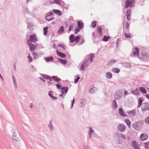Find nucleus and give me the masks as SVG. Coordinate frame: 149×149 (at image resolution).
Returning <instances> with one entry per match:
<instances>
[{
  "mask_svg": "<svg viewBox=\"0 0 149 149\" xmlns=\"http://www.w3.org/2000/svg\"><path fill=\"white\" fill-rule=\"evenodd\" d=\"M12 137L13 140L15 142L19 141L21 139L19 133L17 129L15 130V132L12 134Z\"/></svg>",
  "mask_w": 149,
  "mask_h": 149,
  "instance_id": "nucleus-1",
  "label": "nucleus"
},
{
  "mask_svg": "<svg viewBox=\"0 0 149 149\" xmlns=\"http://www.w3.org/2000/svg\"><path fill=\"white\" fill-rule=\"evenodd\" d=\"M141 122L138 121L134 122L132 125V127L136 131L139 130L141 128Z\"/></svg>",
  "mask_w": 149,
  "mask_h": 149,
  "instance_id": "nucleus-2",
  "label": "nucleus"
},
{
  "mask_svg": "<svg viewBox=\"0 0 149 149\" xmlns=\"http://www.w3.org/2000/svg\"><path fill=\"white\" fill-rule=\"evenodd\" d=\"M141 111L143 112L149 110V102H146L142 104L141 107Z\"/></svg>",
  "mask_w": 149,
  "mask_h": 149,
  "instance_id": "nucleus-3",
  "label": "nucleus"
},
{
  "mask_svg": "<svg viewBox=\"0 0 149 149\" xmlns=\"http://www.w3.org/2000/svg\"><path fill=\"white\" fill-rule=\"evenodd\" d=\"M123 95V93L122 91L119 90H117L114 93L115 98L116 100H119L121 98Z\"/></svg>",
  "mask_w": 149,
  "mask_h": 149,
  "instance_id": "nucleus-4",
  "label": "nucleus"
},
{
  "mask_svg": "<svg viewBox=\"0 0 149 149\" xmlns=\"http://www.w3.org/2000/svg\"><path fill=\"white\" fill-rule=\"evenodd\" d=\"M94 56V54L91 53L89 55L87 56L86 59L84 61L87 64L90 62H92L93 61V58Z\"/></svg>",
  "mask_w": 149,
  "mask_h": 149,
  "instance_id": "nucleus-5",
  "label": "nucleus"
},
{
  "mask_svg": "<svg viewBox=\"0 0 149 149\" xmlns=\"http://www.w3.org/2000/svg\"><path fill=\"white\" fill-rule=\"evenodd\" d=\"M27 44L28 45L29 47L30 50L31 52H33L35 50L36 47L33 44L30 43V41H29V39H28L27 40Z\"/></svg>",
  "mask_w": 149,
  "mask_h": 149,
  "instance_id": "nucleus-6",
  "label": "nucleus"
},
{
  "mask_svg": "<svg viewBox=\"0 0 149 149\" xmlns=\"http://www.w3.org/2000/svg\"><path fill=\"white\" fill-rule=\"evenodd\" d=\"M117 128L120 132H123L125 130L126 127L124 124L121 123L118 126Z\"/></svg>",
  "mask_w": 149,
  "mask_h": 149,
  "instance_id": "nucleus-7",
  "label": "nucleus"
},
{
  "mask_svg": "<svg viewBox=\"0 0 149 149\" xmlns=\"http://www.w3.org/2000/svg\"><path fill=\"white\" fill-rule=\"evenodd\" d=\"M81 63V65L80 64H79L80 65L79 69L80 70L83 71L84 70L85 68L88 65V64L84 61L82 62Z\"/></svg>",
  "mask_w": 149,
  "mask_h": 149,
  "instance_id": "nucleus-8",
  "label": "nucleus"
},
{
  "mask_svg": "<svg viewBox=\"0 0 149 149\" xmlns=\"http://www.w3.org/2000/svg\"><path fill=\"white\" fill-rule=\"evenodd\" d=\"M54 18V15L51 13H48L46 16V19L48 21L53 20Z\"/></svg>",
  "mask_w": 149,
  "mask_h": 149,
  "instance_id": "nucleus-9",
  "label": "nucleus"
},
{
  "mask_svg": "<svg viewBox=\"0 0 149 149\" xmlns=\"http://www.w3.org/2000/svg\"><path fill=\"white\" fill-rule=\"evenodd\" d=\"M147 135L145 133L141 134L140 137L139 139L140 140L144 141L146 140L147 138Z\"/></svg>",
  "mask_w": 149,
  "mask_h": 149,
  "instance_id": "nucleus-10",
  "label": "nucleus"
},
{
  "mask_svg": "<svg viewBox=\"0 0 149 149\" xmlns=\"http://www.w3.org/2000/svg\"><path fill=\"white\" fill-rule=\"evenodd\" d=\"M127 113L132 117L134 116L136 114V112L135 109H133L127 112Z\"/></svg>",
  "mask_w": 149,
  "mask_h": 149,
  "instance_id": "nucleus-11",
  "label": "nucleus"
},
{
  "mask_svg": "<svg viewBox=\"0 0 149 149\" xmlns=\"http://www.w3.org/2000/svg\"><path fill=\"white\" fill-rule=\"evenodd\" d=\"M68 88L66 86H63L61 88V93L62 94H66L68 92Z\"/></svg>",
  "mask_w": 149,
  "mask_h": 149,
  "instance_id": "nucleus-12",
  "label": "nucleus"
},
{
  "mask_svg": "<svg viewBox=\"0 0 149 149\" xmlns=\"http://www.w3.org/2000/svg\"><path fill=\"white\" fill-rule=\"evenodd\" d=\"M132 53L134 56H138L139 55V50L137 47L134 48L132 50Z\"/></svg>",
  "mask_w": 149,
  "mask_h": 149,
  "instance_id": "nucleus-13",
  "label": "nucleus"
},
{
  "mask_svg": "<svg viewBox=\"0 0 149 149\" xmlns=\"http://www.w3.org/2000/svg\"><path fill=\"white\" fill-rule=\"evenodd\" d=\"M95 133L94 131L90 127H89V130L88 131V133L89 135L88 137L90 138H92V134Z\"/></svg>",
  "mask_w": 149,
  "mask_h": 149,
  "instance_id": "nucleus-14",
  "label": "nucleus"
},
{
  "mask_svg": "<svg viewBox=\"0 0 149 149\" xmlns=\"http://www.w3.org/2000/svg\"><path fill=\"white\" fill-rule=\"evenodd\" d=\"M56 52L57 55L62 58H65L66 57V55L63 53L59 52L58 50H56Z\"/></svg>",
  "mask_w": 149,
  "mask_h": 149,
  "instance_id": "nucleus-15",
  "label": "nucleus"
},
{
  "mask_svg": "<svg viewBox=\"0 0 149 149\" xmlns=\"http://www.w3.org/2000/svg\"><path fill=\"white\" fill-rule=\"evenodd\" d=\"M79 38H69V40L70 42H75L76 43H77L79 41Z\"/></svg>",
  "mask_w": 149,
  "mask_h": 149,
  "instance_id": "nucleus-16",
  "label": "nucleus"
},
{
  "mask_svg": "<svg viewBox=\"0 0 149 149\" xmlns=\"http://www.w3.org/2000/svg\"><path fill=\"white\" fill-rule=\"evenodd\" d=\"M112 107L113 109H115L117 107V105L115 100H113L112 103Z\"/></svg>",
  "mask_w": 149,
  "mask_h": 149,
  "instance_id": "nucleus-17",
  "label": "nucleus"
},
{
  "mask_svg": "<svg viewBox=\"0 0 149 149\" xmlns=\"http://www.w3.org/2000/svg\"><path fill=\"white\" fill-rule=\"evenodd\" d=\"M48 127L50 131H52L53 129V125L52 120H51L49 122V123L48 125Z\"/></svg>",
  "mask_w": 149,
  "mask_h": 149,
  "instance_id": "nucleus-18",
  "label": "nucleus"
},
{
  "mask_svg": "<svg viewBox=\"0 0 149 149\" xmlns=\"http://www.w3.org/2000/svg\"><path fill=\"white\" fill-rule=\"evenodd\" d=\"M131 12V10L129 9H127V19L128 20H129L130 19V15Z\"/></svg>",
  "mask_w": 149,
  "mask_h": 149,
  "instance_id": "nucleus-19",
  "label": "nucleus"
},
{
  "mask_svg": "<svg viewBox=\"0 0 149 149\" xmlns=\"http://www.w3.org/2000/svg\"><path fill=\"white\" fill-rule=\"evenodd\" d=\"M97 90V88L96 87H93L90 89L88 91V92L91 93H93Z\"/></svg>",
  "mask_w": 149,
  "mask_h": 149,
  "instance_id": "nucleus-20",
  "label": "nucleus"
},
{
  "mask_svg": "<svg viewBox=\"0 0 149 149\" xmlns=\"http://www.w3.org/2000/svg\"><path fill=\"white\" fill-rule=\"evenodd\" d=\"M123 66L127 67V68H130L131 67V65L129 63L126 62H124L122 63Z\"/></svg>",
  "mask_w": 149,
  "mask_h": 149,
  "instance_id": "nucleus-21",
  "label": "nucleus"
},
{
  "mask_svg": "<svg viewBox=\"0 0 149 149\" xmlns=\"http://www.w3.org/2000/svg\"><path fill=\"white\" fill-rule=\"evenodd\" d=\"M132 2L131 1H130L129 0H127L126 1V3H125V8H127L129 6H131V5H132Z\"/></svg>",
  "mask_w": 149,
  "mask_h": 149,
  "instance_id": "nucleus-22",
  "label": "nucleus"
},
{
  "mask_svg": "<svg viewBox=\"0 0 149 149\" xmlns=\"http://www.w3.org/2000/svg\"><path fill=\"white\" fill-rule=\"evenodd\" d=\"M52 78L54 80L56 81V82H59L61 79L58 77L57 76H52Z\"/></svg>",
  "mask_w": 149,
  "mask_h": 149,
  "instance_id": "nucleus-23",
  "label": "nucleus"
},
{
  "mask_svg": "<svg viewBox=\"0 0 149 149\" xmlns=\"http://www.w3.org/2000/svg\"><path fill=\"white\" fill-rule=\"evenodd\" d=\"M119 113L120 115L123 116H126L125 114V113L124 111H123L122 109L121 108H120L119 109Z\"/></svg>",
  "mask_w": 149,
  "mask_h": 149,
  "instance_id": "nucleus-24",
  "label": "nucleus"
},
{
  "mask_svg": "<svg viewBox=\"0 0 149 149\" xmlns=\"http://www.w3.org/2000/svg\"><path fill=\"white\" fill-rule=\"evenodd\" d=\"M131 93L135 95H139L140 93L137 88L135 90L132 91H131Z\"/></svg>",
  "mask_w": 149,
  "mask_h": 149,
  "instance_id": "nucleus-25",
  "label": "nucleus"
},
{
  "mask_svg": "<svg viewBox=\"0 0 149 149\" xmlns=\"http://www.w3.org/2000/svg\"><path fill=\"white\" fill-rule=\"evenodd\" d=\"M45 59L47 62H49L53 61L54 58L52 56H50L45 58Z\"/></svg>",
  "mask_w": 149,
  "mask_h": 149,
  "instance_id": "nucleus-26",
  "label": "nucleus"
},
{
  "mask_svg": "<svg viewBox=\"0 0 149 149\" xmlns=\"http://www.w3.org/2000/svg\"><path fill=\"white\" fill-rule=\"evenodd\" d=\"M106 77L107 79H109L111 78L112 77L111 73L110 72H107L106 73Z\"/></svg>",
  "mask_w": 149,
  "mask_h": 149,
  "instance_id": "nucleus-27",
  "label": "nucleus"
},
{
  "mask_svg": "<svg viewBox=\"0 0 149 149\" xmlns=\"http://www.w3.org/2000/svg\"><path fill=\"white\" fill-rule=\"evenodd\" d=\"M132 147L134 148H136L138 147V145L137 144L136 142L135 141H133L132 142Z\"/></svg>",
  "mask_w": 149,
  "mask_h": 149,
  "instance_id": "nucleus-28",
  "label": "nucleus"
},
{
  "mask_svg": "<svg viewBox=\"0 0 149 149\" xmlns=\"http://www.w3.org/2000/svg\"><path fill=\"white\" fill-rule=\"evenodd\" d=\"M53 12L55 14H57L59 16H60L62 14V12L59 10H53Z\"/></svg>",
  "mask_w": 149,
  "mask_h": 149,
  "instance_id": "nucleus-29",
  "label": "nucleus"
},
{
  "mask_svg": "<svg viewBox=\"0 0 149 149\" xmlns=\"http://www.w3.org/2000/svg\"><path fill=\"white\" fill-rule=\"evenodd\" d=\"M58 59L59 61V62L62 64H66L67 63V61L63 59H61L58 58Z\"/></svg>",
  "mask_w": 149,
  "mask_h": 149,
  "instance_id": "nucleus-30",
  "label": "nucleus"
},
{
  "mask_svg": "<svg viewBox=\"0 0 149 149\" xmlns=\"http://www.w3.org/2000/svg\"><path fill=\"white\" fill-rule=\"evenodd\" d=\"M139 90L141 92L144 94H146L147 93L146 90L143 87H140L139 88Z\"/></svg>",
  "mask_w": 149,
  "mask_h": 149,
  "instance_id": "nucleus-31",
  "label": "nucleus"
},
{
  "mask_svg": "<svg viewBox=\"0 0 149 149\" xmlns=\"http://www.w3.org/2000/svg\"><path fill=\"white\" fill-rule=\"evenodd\" d=\"M78 25L79 29H80L83 27L84 26V24L82 22L79 21L78 22Z\"/></svg>",
  "mask_w": 149,
  "mask_h": 149,
  "instance_id": "nucleus-32",
  "label": "nucleus"
},
{
  "mask_svg": "<svg viewBox=\"0 0 149 149\" xmlns=\"http://www.w3.org/2000/svg\"><path fill=\"white\" fill-rule=\"evenodd\" d=\"M125 121L126 123L128 125V127L130 128L131 126V123L130 121L128 119H125Z\"/></svg>",
  "mask_w": 149,
  "mask_h": 149,
  "instance_id": "nucleus-33",
  "label": "nucleus"
},
{
  "mask_svg": "<svg viewBox=\"0 0 149 149\" xmlns=\"http://www.w3.org/2000/svg\"><path fill=\"white\" fill-rule=\"evenodd\" d=\"M40 74L42 78L45 79H49V78H50V76L48 75H47L45 74Z\"/></svg>",
  "mask_w": 149,
  "mask_h": 149,
  "instance_id": "nucleus-34",
  "label": "nucleus"
},
{
  "mask_svg": "<svg viewBox=\"0 0 149 149\" xmlns=\"http://www.w3.org/2000/svg\"><path fill=\"white\" fill-rule=\"evenodd\" d=\"M13 83L14 86L15 87V88H17V83L15 79V78L14 77V76L13 75Z\"/></svg>",
  "mask_w": 149,
  "mask_h": 149,
  "instance_id": "nucleus-35",
  "label": "nucleus"
},
{
  "mask_svg": "<svg viewBox=\"0 0 149 149\" xmlns=\"http://www.w3.org/2000/svg\"><path fill=\"white\" fill-rule=\"evenodd\" d=\"M112 71L115 73H118L120 72V70L117 68H113L112 69Z\"/></svg>",
  "mask_w": 149,
  "mask_h": 149,
  "instance_id": "nucleus-36",
  "label": "nucleus"
},
{
  "mask_svg": "<svg viewBox=\"0 0 149 149\" xmlns=\"http://www.w3.org/2000/svg\"><path fill=\"white\" fill-rule=\"evenodd\" d=\"M86 102V100L85 99H82L80 101V104H81V107H84L85 105Z\"/></svg>",
  "mask_w": 149,
  "mask_h": 149,
  "instance_id": "nucleus-37",
  "label": "nucleus"
},
{
  "mask_svg": "<svg viewBox=\"0 0 149 149\" xmlns=\"http://www.w3.org/2000/svg\"><path fill=\"white\" fill-rule=\"evenodd\" d=\"M64 27L62 26H61L58 31V34L62 33L64 31Z\"/></svg>",
  "mask_w": 149,
  "mask_h": 149,
  "instance_id": "nucleus-38",
  "label": "nucleus"
},
{
  "mask_svg": "<svg viewBox=\"0 0 149 149\" xmlns=\"http://www.w3.org/2000/svg\"><path fill=\"white\" fill-rule=\"evenodd\" d=\"M116 60L114 59L111 60L107 64L109 65H113L116 62Z\"/></svg>",
  "mask_w": 149,
  "mask_h": 149,
  "instance_id": "nucleus-39",
  "label": "nucleus"
},
{
  "mask_svg": "<svg viewBox=\"0 0 149 149\" xmlns=\"http://www.w3.org/2000/svg\"><path fill=\"white\" fill-rule=\"evenodd\" d=\"M97 31L99 34L101 35H102V29L100 26H98L97 28Z\"/></svg>",
  "mask_w": 149,
  "mask_h": 149,
  "instance_id": "nucleus-40",
  "label": "nucleus"
},
{
  "mask_svg": "<svg viewBox=\"0 0 149 149\" xmlns=\"http://www.w3.org/2000/svg\"><path fill=\"white\" fill-rule=\"evenodd\" d=\"M113 137L116 140H117V139L120 137V136L118 134L115 133L113 136Z\"/></svg>",
  "mask_w": 149,
  "mask_h": 149,
  "instance_id": "nucleus-41",
  "label": "nucleus"
},
{
  "mask_svg": "<svg viewBox=\"0 0 149 149\" xmlns=\"http://www.w3.org/2000/svg\"><path fill=\"white\" fill-rule=\"evenodd\" d=\"M96 24L97 23L96 21H93L92 22L91 26L93 28H94L96 26Z\"/></svg>",
  "mask_w": 149,
  "mask_h": 149,
  "instance_id": "nucleus-42",
  "label": "nucleus"
},
{
  "mask_svg": "<svg viewBox=\"0 0 149 149\" xmlns=\"http://www.w3.org/2000/svg\"><path fill=\"white\" fill-rule=\"evenodd\" d=\"M29 38L30 40H29V41H30V43L31 42H34L37 40V38Z\"/></svg>",
  "mask_w": 149,
  "mask_h": 149,
  "instance_id": "nucleus-43",
  "label": "nucleus"
},
{
  "mask_svg": "<svg viewBox=\"0 0 149 149\" xmlns=\"http://www.w3.org/2000/svg\"><path fill=\"white\" fill-rule=\"evenodd\" d=\"M32 54L34 59H36L37 57L40 56L38 54L35 52H33Z\"/></svg>",
  "mask_w": 149,
  "mask_h": 149,
  "instance_id": "nucleus-44",
  "label": "nucleus"
},
{
  "mask_svg": "<svg viewBox=\"0 0 149 149\" xmlns=\"http://www.w3.org/2000/svg\"><path fill=\"white\" fill-rule=\"evenodd\" d=\"M48 29V28L47 27H46L44 28L43 29V31L44 33V35H45L46 34L47 32V30Z\"/></svg>",
  "mask_w": 149,
  "mask_h": 149,
  "instance_id": "nucleus-45",
  "label": "nucleus"
},
{
  "mask_svg": "<svg viewBox=\"0 0 149 149\" xmlns=\"http://www.w3.org/2000/svg\"><path fill=\"white\" fill-rule=\"evenodd\" d=\"M27 57H28V62L29 63H30L32 61V58L31 57L30 54H29V55H28Z\"/></svg>",
  "mask_w": 149,
  "mask_h": 149,
  "instance_id": "nucleus-46",
  "label": "nucleus"
},
{
  "mask_svg": "<svg viewBox=\"0 0 149 149\" xmlns=\"http://www.w3.org/2000/svg\"><path fill=\"white\" fill-rule=\"evenodd\" d=\"M54 3H56L60 5L61 4V1L59 0H54Z\"/></svg>",
  "mask_w": 149,
  "mask_h": 149,
  "instance_id": "nucleus-47",
  "label": "nucleus"
},
{
  "mask_svg": "<svg viewBox=\"0 0 149 149\" xmlns=\"http://www.w3.org/2000/svg\"><path fill=\"white\" fill-rule=\"evenodd\" d=\"M145 121L147 124H149V116H148L145 119Z\"/></svg>",
  "mask_w": 149,
  "mask_h": 149,
  "instance_id": "nucleus-48",
  "label": "nucleus"
},
{
  "mask_svg": "<svg viewBox=\"0 0 149 149\" xmlns=\"http://www.w3.org/2000/svg\"><path fill=\"white\" fill-rule=\"evenodd\" d=\"M58 46L61 47L63 49H65V46L63 44H59L58 45Z\"/></svg>",
  "mask_w": 149,
  "mask_h": 149,
  "instance_id": "nucleus-49",
  "label": "nucleus"
},
{
  "mask_svg": "<svg viewBox=\"0 0 149 149\" xmlns=\"http://www.w3.org/2000/svg\"><path fill=\"white\" fill-rule=\"evenodd\" d=\"M125 37H130L131 35L130 33H125Z\"/></svg>",
  "mask_w": 149,
  "mask_h": 149,
  "instance_id": "nucleus-50",
  "label": "nucleus"
},
{
  "mask_svg": "<svg viewBox=\"0 0 149 149\" xmlns=\"http://www.w3.org/2000/svg\"><path fill=\"white\" fill-rule=\"evenodd\" d=\"M116 141L117 142V143L118 144H121L122 142L120 140V138H118V139H117V140H116Z\"/></svg>",
  "mask_w": 149,
  "mask_h": 149,
  "instance_id": "nucleus-51",
  "label": "nucleus"
},
{
  "mask_svg": "<svg viewBox=\"0 0 149 149\" xmlns=\"http://www.w3.org/2000/svg\"><path fill=\"white\" fill-rule=\"evenodd\" d=\"M60 84L61 83H59L55 85L56 86L57 88L59 89H60L61 87V85Z\"/></svg>",
  "mask_w": 149,
  "mask_h": 149,
  "instance_id": "nucleus-52",
  "label": "nucleus"
},
{
  "mask_svg": "<svg viewBox=\"0 0 149 149\" xmlns=\"http://www.w3.org/2000/svg\"><path fill=\"white\" fill-rule=\"evenodd\" d=\"M80 77H77L76 79H74L75 83H77L78 82V81L79 79H80Z\"/></svg>",
  "mask_w": 149,
  "mask_h": 149,
  "instance_id": "nucleus-53",
  "label": "nucleus"
},
{
  "mask_svg": "<svg viewBox=\"0 0 149 149\" xmlns=\"http://www.w3.org/2000/svg\"><path fill=\"white\" fill-rule=\"evenodd\" d=\"M139 102L138 103L142 104L143 102V100L141 98H139L138 99Z\"/></svg>",
  "mask_w": 149,
  "mask_h": 149,
  "instance_id": "nucleus-54",
  "label": "nucleus"
},
{
  "mask_svg": "<svg viewBox=\"0 0 149 149\" xmlns=\"http://www.w3.org/2000/svg\"><path fill=\"white\" fill-rule=\"evenodd\" d=\"M96 38H95V39H94V42L95 43L97 44V43L100 41V40H98L96 39Z\"/></svg>",
  "mask_w": 149,
  "mask_h": 149,
  "instance_id": "nucleus-55",
  "label": "nucleus"
},
{
  "mask_svg": "<svg viewBox=\"0 0 149 149\" xmlns=\"http://www.w3.org/2000/svg\"><path fill=\"white\" fill-rule=\"evenodd\" d=\"M110 38H103L102 40L103 41L107 42Z\"/></svg>",
  "mask_w": 149,
  "mask_h": 149,
  "instance_id": "nucleus-56",
  "label": "nucleus"
},
{
  "mask_svg": "<svg viewBox=\"0 0 149 149\" xmlns=\"http://www.w3.org/2000/svg\"><path fill=\"white\" fill-rule=\"evenodd\" d=\"M51 93H52V91L49 92L48 95L51 98L53 96L52 95V94Z\"/></svg>",
  "mask_w": 149,
  "mask_h": 149,
  "instance_id": "nucleus-57",
  "label": "nucleus"
},
{
  "mask_svg": "<svg viewBox=\"0 0 149 149\" xmlns=\"http://www.w3.org/2000/svg\"><path fill=\"white\" fill-rule=\"evenodd\" d=\"M74 101H75V99H74V98L72 100V105H71V108H72L73 107V105L74 104Z\"/></svg>",
  "mask_w": 149,
  "mask_h": 149,
  "instance_id": "nucleus-58",
  "label": "nucleus"
},
{
  "mask_svg": "<svg viewBox=\"0 0 149 149\" xmlns=\"http://www.w3.org/2000/svg\"><path fill=\"white\" fill-rule=\"evenodd\" d=\"M47 84L48 86H50L52 85L53 84V83L51 81H49L47 82Z\"/></svg>",
  "mask_w": 149,
  "mask_h": 149,
  "instance_id": "nucleus-59",
  "label": "nucleus"
},
{
  "mask_svg": "<svg viewBox=\"0 0 149 149\" xmlns=\"http://www.w3.org/2000/svg\"><path fill=\"white\" fill-rule=\"evenodd\" d=\"M129 26V24L128 22H126L125 24V27H126V29H127Z\"/></svg>",
  "mask_w": 149,
  "mask_h": 149,
  "instance_id": "nucleus-60",
  "label": "nucleus"
},
{
  "mask_svg": "<svg viewBox=\"0 0 149 149\" xmlns=\"http://www.w3.org/2000/svg\"><path fill=\"white\" fill-rule=\"evenodd\" d=\"M121 136L122 138L123 139H126V137L125 135L123 134H121Z\"/></svg>",
  "mask_w": 149,
  "mask_h": 149,
  "instance_id": "nucleus-61",
  "label": "nucleus"
},
{
  "mask_svg": "<svg viewBox=\"0 0 149 149\" xmlns=\"http://www.w3.org/2000/svg\"><path fill=\"white\" fill-rule=\"evenodd\" d=\"M79 30H80L79 29H75L74 31V33L76 34L79 31Z\"/></svg>",
  "mask_w": 149,
  "mask_h": 149,
  "instance_id": "nucleus-62",
  "label": "nucleus"
},
{
  "mask_svg": "<svg viewBox=\"0 0 149 149\" xmlns=\"http://www.w3.org/2000/svg\"><path fill=\"white\" fill-rule=\"evenodd\" d=\"M144 146L146 148L148 149V144L147 143H145Z\"/></svg>",
  "mask_w": 149,
  "mask_h": 149,
  "instance_id": "nucleus-63",
  "label": "nucleus"
},
{
  "mask_svg": "<svg viewBox=\"0 0 149 149\" xmlns=\"http://www.w3.org/2000/svg\"><path fill=\"white\" fill-rule=\"evenodd\" d=\"M39 78L43 82L45 83V81L43 78L40 77H39Z\"/></svg>",
  "mask_w": 149,
  "mask_h": 149,
  "instance_id": "nucleus-64",
  "label": "nucleus"
}]
</instances>
